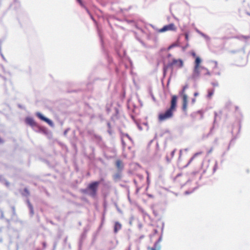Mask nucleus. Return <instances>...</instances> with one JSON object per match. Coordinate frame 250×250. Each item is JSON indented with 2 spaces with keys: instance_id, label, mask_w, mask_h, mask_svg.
I'll use <instances>...</instances> for the list:
<instances>
[{
  "instance_id": "nucleus-14",
  "label": "nucleus",
  "mask_w": 250,
  "mask_h": 250,
  "mask_svg": "<svg viewBox=\"0 0 250 250\" xmlns=\"http://www.w3.org/2000/svg\"><path fill=\"white\" fill-rule=\"evenodd\" d=\"M116 166L119 170L121 171L123 168V165L120 160H117L116 162Z\"/></svg>"
},
{
  "instance_id": "nucleus-13",
  "label": "nucleus",
  "mask_w": 250,
  "mask_h": 250,
  "mask_svg": "<svg viewBox=\"0 0 250 250\" xmlns=\"http://www.w3.org/2000/svg\"><path fill=\"white\" fill-rule=\"evenodd\" d=\"M122 225L118 222H116L114 226V232L117 233L121 229Z\"/></svg>"
},
{
  "instance_id": "nucleus-48",
  "label": "nucleus",
  "mask_w": 250,
  "mask_h": 250,
  "mask_svg": "<svg viewBox=\"0 0 250 250\" xmlns=\"http://www.w3.org/2000/svg\"><path fill=\"white\" fill-rule=\"evenodd\" d=\"M1 142V139H0V143Z\"/></svg>"
},
{
  "instance_id": "nucleus-44",
  "label": "nucleus",
  "mask_w": 250,
  "mask_h": 250,
  "mask_svg": "<svg viewBox=\"0 0 250 250\" xmlns=\"http://www.w3.org/2000/svg\"><path fill=\"white\" fill-rule=\"evenodd\" d=\"M188 148H186V149H185V151H188Z\"/></svg>"
},
{
  "instance_id": "nucleus-42",
  "label": "nucleus",
  "mask_w": 250,
  "mask_h": 250,
  "mask_svg": "<svg viewBox=\"0 0 250 250\" xmlns=\"http://www.w3.org/2000/svg\"><path fill=\"white\" fill-rule=\"evenodd\" d=\"M138 127H139V128L140 130H141V129H142V128H141V127H140L139 126H138Z\"/></svg>"
},
{
  "instance_id": "nucleus-2",
  "label": "nucleus",
  "mask_w": 250,
  "mask_h": 250,
  "mask_svg": "<svg viewBox=\"0 0 250 250\" xmlns=\"http://www.w3.org/2000/svg\"><path fill=\"white\" fill-rule=\"evenodd\" d=\"M183 65V62L181 59H173L171 62H169L167 65H165L164 66L163 69V74L164 76H165L166 75V72L167 69L169 67H172L173 66L178 67L181 68Z\"/></svg>"
},
{
  "instance_id": "nucleus-3",
  "label": "nucleus",
  "mask_w": 250,
  "mask_h": 250,
  "mask_svg": "<svg viewBox=\"0 0 250 250\" xmlns=\"http://www.w3.org/2000/svg\"><path fill=\"white\" fill-rule=\"evenodd\" d=\"M188 87V84H186L183 86V89L179 92V94L182 97L183 99V105L182 109L185 111L187 109L188 104V96L185 94V90Z\"/></svg>"
},
{
  "instance_id": "nucleus-5",
  "label": "nucleus",
  "mask_w": 250,
  "mask_h": 250,
  "mask_svg": "<svg viewBox=\"0 0 250 250\" xmlns=\"http://www.w3.org/2000/svg\"><path fill=\"white\" fill-rule=\"evenodd\" d=\"M201 62V59L197 57L195 61V65L193 70V77H198L200 73L201 66L200 63Z\"/></svg>"
},
{
  "instance_id": "nucleus-32",
  "label": "nucleus",
  "mask_w": 250,
  "mask_h": 250,
  "mask_svg": "<svg viewBox=\"0 0 250 250\" xmlns=\"http://www.w3.org/2000/svg\"><path fill=\"white\" fill-rule=\"evenodd\" d=\"M195 101H196V100H195V98L192 99V104H194L195 102Z\"/></svg>"
},
{
  "instance_id": "nucleus-21",
  "label": "nucleus",
  "mask_w": 250,
  "mask_h": 250,
  "mask_svg": "<svg viewBox=\"0 0 250 250\" xmlns=\"http://www.w3.org/2000/svg\"><path fill=\"white\" fill-rule=\"evenodd\" d=\"M178 46V44L176 43H174L172 44H171L168 47V50H170L172 48H173V47H175L176 46Z\"/></svg>"
},
{
  "instance_id": "nucleus-35",
  "label": "nucleus",
  "mask_w": 250,
  "mask_h": 250,
  "mask_svg": "<svg viewBox=\"0 0 250 250\" xmlns=\"http://www.w3.org/2000/svg\"><path fill=\"white\" fill-rule=\"evenodd\" d=\"M24 191H25V192H26L27 193V194H29V192H28V191H27V189H26V188H25V189H24Z\"/></svg>"
},
{
  "instance_id": "nucleus-39",
  "label": "nucleus",
  "mask_w": 250,
  "mask_h": 250,
  "mask_svg": "<svg viewBox=\"0 0 250 250\" xmlns=\"http://www.w3.org/2000/svg\"><path fill=\"white\" fill-rule=\"evenodd\" d=\"M248 6H249V8L250 9V1H249V2L248 3Z\"/></svg>"
},
{
  "instance_id": "nucleus-18",
  "label": "nucleus",
  "mask_w": 250,
  "mask_h": 250,
  "mask_svg": "<svg viewBox=\"0 0 250 250\" xmlns=\"http://www.w3.org/2000/svg\"><path fill=\"white\" fill-rule=\"evenodd\" d=\"M201 70H205L206 71V73H205V75H208V76H210L211 75L210 72L206 67H205L204 66H201Z\"/></svg>"
},
{
  "instance_id": "nucleus-10",
  "label": "nucleus",
  "mask_w": 250,
  "mask_h": 250,
  "mask_svg": "<svg viewBox=\"0 0 250 250\" xmlns=\"http://www.w3.org/2000/svg\"><path fill=\"white\" fill-rule=\"evenodd\" d=\"M25 123L33 127H38L37 123L32 118L27 117L25 119Z\"/></svg>"
},
{
  "instance_id": "nucleus-23",
  "label": "nucleus",
  "mask_w": 250,
  "mask_h": 250,
  "mask_svg": "<svg viewBox=\"0 0 250 250\" xmlns=\"http://www.w3.org/2000/svg\"><path fill=\"white\" fill-rule=\"evenodd\" d=\"M212 85L213 86H218V82H213L212 83Z\"/></svg>"
},
{
  "instance_id": "nucleus-22",
  "label": "nucleus",
  "mask_w": 250,
  "mask_h": 250,
  "mask_svg": "<svg viewBox=\"0 0 250 250\" xmlns=\"http://www.w3.org/2000/svg\"><path fill=\"white\" fill-rule=\"evenodd\" d=\"M217 164H218L217 162L216 161L215 162L214 166V167L213 168V173H214L217 169Z\"/></svg>"
},
{
  "instance_id": "nucleus-28",
  "label": "nucleus",
  "mask_w": 250,
  "mask_h": 250,
  "mask_svg": "<svg viewBox=\"0 0 250 250\" xmlns=\"http://www.w3.org/2000/svg\"><path fill=\"white\" fill-rule=\"evenodd\" d=\"M77 1L82 6H83V4L81 0H77Z\"/></svg>"
},
{
  "instance_id": "nucleus-8",
  "label": "nucleus",
  "mask_w": 250,
  "mask_h": 250,
  "mask_svg": "<svg viewBox=\"0 0 250 250\" xmlns=\"http://www.w3.org/2000/svg\"><path fill=\"white\" fill-rule=\"evenodd\" d=\"M36 114V116L41 120L46 122L50 126H53V123L52 121H51L50 119H48L47 118L45 117L42 114H41L40 112H37Z\"/></svg>"
},
{
  "instance_id": "nucleus-41",
  "label": "nucleus",
  "mask_w": 250,
  "mask_h": 250,
  "mask_svg": "<svg viewBox=\"0 0 250 250\" xmlns=\"http://www.w3.org/2000/svg\"><path fill=\"white\" fill-rule=\"evenodd\" d=\"M158 232L157 230L156 229L154 230V233H157Z\"/></svg>"
},
{
  "instance_id": "nucleus-6",
  "label": "nucleus",
  "mask_w": 250,
  "mask_h": 250,
  "mask_svg": "<svg viewBox=\"0 0 250 250\" xmlns=\"http://www.w3.org/2000/svg\"><path fill=\"white\" fill-rule=\"evenodd\" d=\"M176 27L173 23H170L168 25L164 26L163 28L159 30L160 32H164L167 31H175Z\"/></svg>"
},
{
  "instance_id": "nucleus-26",
  "label": "nucleus",
  "mask_w": 250,
  "mask_h": 250,
  "mask_svg": "<svg viewBox=\"0 0 250 250\" xmlns=\"http://www.w3.org/2000/svg\"><path fill=\"white\" fill-rule=\"evenodd\" d=\"M171 157L169 158L168 156H166V160L168 163H169L171 161Z\"/></svg>"
},
{
  "instance_id": "nucleus-33",
  "label": "nucleus",
  "mask_w": 250,
  "mask_h": 250,
  "mask_svg": "<svg viewBox=\"0 0 250 250\" xmlns=\"http://www.w3.org/2000/svg\"><path fill=\"white\" fill-rule=\"evenodd\" d=\"M191 54L193 57H195L196 56V54L194 52H192Z\"/></svg>"
},
{
  "instance_id": "nucleus-19",
  "label": "nucleus",
  "mask_w": 250,
  "mask_h": 250,
  "mask_svg": "<svg viewBox=\"0 0 250 250\" xmlns=\"http://www.w3.org/2000/svg\"><path fill=\"white\" fill-rule=\"evenodd\" d=\"M199 34L201 36H202L206 41L210 40V38L208 35H206L205 34L203 33V32H200Z\"/></svg>"
},
{
  "instance_id": "nucleus-46",
  "label": "nucleus",
  "mask_w": 250,
  "mask_h": 250,
  "mask_svg": "<svg viewBox=\"0 0 250 250\" xmlns=\"http://www.w3.org/2000/svg\"><path fill=\"white\" fill-rule=\"evenodd\" d=\"M108 132H109L110 134L111 133V132H110V131L109 130H108Z\"/></svg>"
},
{
  "instance_id": "nucleus-34",
  "label": "nucleus",
  "mask_w": 250,
  "mask_h": 250,
  "mask_svg": "<svg viewBox=\"0 0 250 250\" xmlns=\"http://www.w3.org/2000/svg\"><path fill=\"white\" fill-rule=\"evenodd\" d=\"M198 95V92H195L194 94V96H197Z\"/></svg>"
},
{
  "instance_id": "nucleus-43",
  "label": "nucleus",
  "mask_w": 250,
  "mask_h": 250,
  "mask_svg": "<svg viewBox=\"0 0 250 250\" xmlns=\"http://www.w3.org/2000/svg\"><path fill=\"white\" fill-rule=\"evenodd\" d=\"M181 152H182V150H180V155H181Z\"/></svg>"
},
{
  "instance_id": "nucleus-31",
  "label": "nucleus",
  "mask_w": 250,
  "mask_h": 250,
  "mask_svg": "<svg viewBox=\"0 0 250 250\" xmlns=\"http://www.w3.org/2000/svg\"><path fill=\"white\" fill-rule=\"evenodd\" d=\"M195 31H196L197 33H198L199 34V33H200V31L199 30H198V29L196 28L195 29Z\"/></svg>"
},
{
  "instance_id": "nucleus-4",
  "label": "nucleus",
  "mask_w": 250,
  "mask_h": 250,
  "mask_svg": "<svg viewBox=\"0 0 250 250\" xmlns=\"http://www.w3.org/2000/svg\"><path fill=\"white\" fill-rule=\"evenodd\" d=\"M174 111V110L170 108H168L165 112L159 114V120L160 121H164L172 117Z\"/></svg>"
},
{
  "instance_id": "nucleus-27",
  "label": "nucleus",
  "mask_w": 250,
  "mask_h": 250,
  "mask_svg": "<svg viewBox=\"0 0 250 250\" xmlns=\"http://www.w3.org/2000/svg\"><path fill=\"white\" fill-rule=\"evenodd\" d=\"M185 39L187 41H188V33H185Z\"/></svg>"
},
{
  "instance_id": "nucleus-40",
  "label": "nucleus",
  "mask_w": 250,
  "mask_h": 250,
  "mask_svg": "<svg viewBox=\"0 0 250 250\" xmlns=\"http://www.w3.org/2000/svg\"><path fill=\"white\" fill-rule=\"evenodd\" d=\"M67 130H65L64 132V135H66V133H67Z\"/></svg>"
},
{
  "instance_id": "nucleus-38",
  "label": "nucleus",
  "mask_w": 250,
  "mask_h": 250,
  "mask_svg": "<svg viewBox=\"0 0 250 250\" xmlns=\"http://www.w3.org/2000/svg\"><path fill=\"white\" fill-rule=\"evenodd\" d=\"M12 209H13V212H14V213H15V208H14V207H12Z\"/></svg>"
},
{
  "instance_id": "nucleus-24",
  "label": "nucleus",
  "mask_w": 250,
  "mask_h": 250,
  "mask_svg": "<svg viewBox=\"0 0 250 250\" xmlns=\"http://www.w3.org/2000/svg\"><path fill=\"white\" fill-rule=\"evenodd\" d=\"M175 151L176 149H174L171 152L170 156L171 158H172L174 156Z\"/></svg>"
},
{
  "instance_id": "nucleus-36",
  "label": "nucleus",
  "mask_w": 250,
  "mask_h": 250,
  "mask_svg": "<svg viewBox=\"0 0 250 250\" xmlns=\"http://www.w3.org/2000/svg\"><path fill=\"white\" fill-rule=\"evenodd\" d=\"M5 185H6L7 186H8L9 185V184L7 182H5Z\"/></svg>"
},
{
  "instance_id": "nucleus-16",
  "label": "nucleus",
  "mask_w": 250,
  "mask_h": 250,
  "mask_svg": "<svg viewBox=\"0 0 250 250\" xmlns=\"http://www.w3.org/2000/svg\"><path fill=\"white\" fill-rule=\"evenodd\" d=\"M121 172L119 171L113 175V179H114V180H115L116 181L120 180L121 179Z\"/></svg>"
},
{
  "instance_id": "nucleus-9",
  "label": "nucleus",
  "mask_w": 250,
  "mask_h": 250,
  "mask_svg": "<svg viewBox=\"0 0 250 250\" xmlns=\"http://www.w3.org/2000/svg\"><path fill=\"white\" fill-rule=\"evenodd\" d=\"M210 63L212 64L213 65V73L215 75H221V72H220V71H216V70H218V63L216 61H211L210 62Z\"/></svg>"
},
{
  "instance_id": "nucleus-20",
  "label": "nucleus",
  "mask_w": 250,
  "mask_h": 250,
  "mask_svg": "<svg viewBox=\"0 0 250 250\" xmlns=\"http://www.w3.org/2000/svg\"><path fill=\"white\" fill-rule=\"evenodd\" d=\"M214 93V90L213 89L209 90L208 91V94L207 95L208 98H210Z\"/></svg>"
},
{
  "instance_id": "nucleus-17",
  "label": "nucleus",
  "mask_w": 250,
  "mask_h": 250,
  "mask_svg": "<svg viewBox=\"0 0 250 250\" xmlns=\"http://www.w3.org/2000/svg\"><path fill=\"white\" fill-rule=\"evenodd\" d=\"M202 154V152H197L195 154H194V155L190 159L188 163L187 164V166L193 160V159L196 157H197V156L200 155Z\"/></svg>"
},
{
  "instance_id": "nucleus-11",
  "label": "nucleus",
  "mask_w": 250,
  "mask_h": 250,
  "mask_svg": "<svg viewBox=\"0 0 250 250\" xmlns=\"http://www.w3.org/2000/svg\"><path fill=\"white\" fill-rule=\"evenodd\" d=\"M177 99V96L175 95H174L172 97L170 108L174 111H175L176 109Z\"/></svg>"
},
{
  "instance_id": "nucleus-1",
  "label": "nucleus",
  "mask_w": 250,
  "mask_h": 250,
  "mask_svg": "<svg viewBox=\"0 0 250 250\" xmlns=\"http://www.w3.org/2000/svg\"><path fill=\"white\" fill-rule=\"evenodd\" d=\"M99 184L100 182L98 181H95L91 183L85 189L84 192L92 197H95L97 194V189Z\"/></svg>"
},
{
  "instance_id": "nucleus-45",
  "label": "nucleus",
  "mask_w": 250,
  "mask_h": 250,
  "mask_svg": "<svg viewBox=\"0 0 250 250\" xmlns=\"http://www.w3.org/2000/svg\"><path fill=\"white\" fill-rule=\"evenodd\" d=\"M126 136H127L129 139H130V138H129V136H128V135H126Z\"/></svg>"
},
{
  "instance_id": "nucleus-12",
  "label": "nucleus",
  "mask_w": 250,
  "mask_h": 250,
  "mask_svg": "<svg viewBox=\"0 0 250 250\" xmlns=\"http://www.w3.org/2000/svg\"><path fill=\"white\" fill-rule=\"evenodd\" d=\"M237 38L245 42L247 44L250 45V36L241 35L238 36Z\"/></svg>"
},
{
  "instance_id": "nucleus-25",
  "label": "nucleus",
  "mask_w": 250,
  "mask_h": 250,
  "mask_svg": "<svg viewBox=\"0 0 250 250\" xmlns=\"http://www.w3.org/2000/svg\"><path fill=\"white\" fill-rule=\"evenodd\" d=\"M217 113L215 112H214V122H215L217 120Z\"/></svg>"
},
{
  "instance_id": "nucleus-15",
  "label": "nucleus",
  "mask_w": 250,
  "mask_h": 250,
  "mask_svg": "<svg viewBox=\"0 0 250 250\" xmlns=\"http://www.w3.org/2000/svg\"><path fill=\"white\" fill-rule=\"evenodd\" d=\"M27 203L28 207L30 210V214H31V215H33L34 214L33 207L28 200H27Z\"/></svg>"
},
{
  "instance_id": "nucleus-7",
  "label": "nucleus",
  "mask_w": 250,
  "mask_h": 250,
  "mask_svg": "<svg viewBox=\"0 0 250 250\" xmlns=\"http://www.w3.org/2000/svg\"><path fill=\"white\" fill-rule=\"evenodd\" d=\"M162 240V234L160 236L158 240L155 243L154 246L152 248L148 247V250H160L161 245L160 243Z\"/></svg>"
},
{
  "instance_id": "nucleus-29",
  "label": "nucleus",
  "mask_w": 250,
  "mask_h": 250,
  "mask_svg": "<svg viewBox=\"0 0 250 250\" xmlns=\"http://www.w3.org/2000/svg\"><path fill=\"white\" fill-rule=\"evenodd\" d=\"M192 192V191H189L187 190V191H185V194L188 195V194H189L191 193Z\"/></svg>"
},
{
  "instance_id": "nucleus-47",
  "label": "nucleus",
  "mask_w": 250,
  "mask_h": 250,
  "mask_svg": "<svg viewBox=\"0 0 250 250\" xmlns=\"http://www.w3.org/2000/svg\"><path fill=\"white\" fill-rule=\"evenodd\" d=\"M170 56H171V55L169 54H168V57H170Z\"/></svg>"
},
{
  "instance_id": "nucleus-37",
  "label": "nucleus",
  "mask_w": 250,
  "mask_h": 250,
  "mask_svg": "<svg viewBox=\"0 0 250 250\" xmlns=\"http://www.w3.org/2000/svg\"><path fill=\"white\" fill-rule=\"evenodd\" d=\"M1 218H3V212H1Z\"/></svg>"
},
{
  "instance_id": "nucleus-30",
  "label": "nucleus",
  "mask_w": 250,
  "mask_h": 250,
  "mask_svg": "<svg viewBox=\"0 0 250 250\" xmlns=\"http://www.w3.org/2000/svg\"><path fill=\"white\" fill-rule=\"evenodd\" d=\"M0 55H1V57H2V58L3 59H4V56H3V54L1 53V46H0Z\"/></svg>"
}]
</instances>
